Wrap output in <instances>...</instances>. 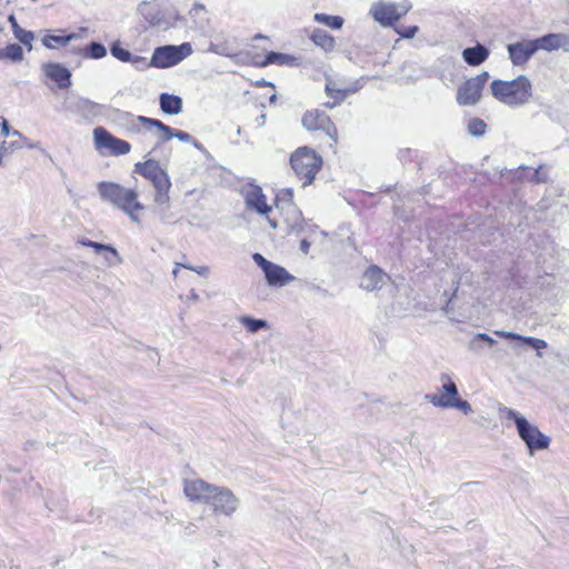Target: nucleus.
I'll return each instance as SVG.
<instances>
[{
    "instance_id": "c9c22d12",
    "label": "nucleus",
    "mask_w": 569,
    "mask_h": 569,
    "mask_svg": "<svg viewBox=\"0 0 569 569\" xmlns=\"http://www.w3.org/2000/svg\"><path fill=\"white\" fill-rule=\"evenodd\" d=\"M487 123L480 118H471L468 121L467 130L472 137L480 138L486 133Z\"/></svg>"
},
{
    "instance_id": "6e6552de",
    "label": "nucleus",
    "mask_w": 569,
    "mask_h": 569,
    "mask_svg": "<svg viewBox=\"0 0 569 569\" xmlns=\"http://www.w3.org/2000/svg\"><path fill=\"white\" fill-rule=\"evenodd\" d=\"M411 9L408 0L401 2L376 1L369 9V14L381 27H393Z\"/></svg>"
},
{
    "instance_id": "5fc2aeb1",
    "label": "nucleus",
    "mask_w": 569,
    "mask_h": 569,
    "mask_svg": "<svg viewBox=\"0 0 569 569\" xmlns=\"http://www.w3.org/2000/svg\"><path fill=\"white\" fill-rule=\"evenodd\" d=\"M264 122H266V116L264 114H261L260 117H258L256 119V123H257L258 127H262L264 124Z\"/></svg>"
},
{
    "instance_id": "58836bf2",
    "label": "nucleus",
    "mask_w": 569,
    "mask_h": 569,
    "mask_svg": "<svg viewBox=\"0 0 569 569\" xmlns=\"http://www.w3.org/2000/svg\"><path fill=\"white\" fill-rule=\"evenodd\" d=\"M357 90H358V88H353V90H338L336 98H332L333 101H328V102L323 103V106L326 108L332 109V108L337 107L338 104H340L349 93H353Z\"/></svg>"
},
{
    "instance_id": "0eeeda50",
    "label": "nucleus",
    "mask_w": 569,
    "mask_h": 569,
    "mask_svg": "<svg viewBox=\"0 0 569 569\" xmlns=\"http://www.w3.org/2000/svg\"><path fill=\"white\" fill-rule=\"evenodd\" d=\"M440 381L442 382V390L445 395H426V400L439 408H456L462 411L465 415L472 412L471 405L463 399L459 398V392L456 383L451 380L448 373L440 375Z\"/></svg>"
},
{
    "instance_id": "13d9d810",
    "label": "nucleus",
    "mask_w": 569,
    "mask_h": 569,
    "mask_svg": "<svg viewBox=\"0 0 569 569\" xmlns=\"http://www.w3.org/2000/svg\"><path fill=\"white\" fill-rule=\"evenodd\" d=\"M257 86H258V87H267V86L274 87L272 82H269V81H267V80H264V79H262V80L258 81V82H257Z\"/></svg>"
},
{
    "instance_id": "473e14b6",
    "label": "nucleus",
    "mask_w": 569,
    "mask_h": 569,
    "mask_svg": "<svg viewBox=\"0 0 569 569\" xmlns=\"http://www.w3.org/2000/svg\"><path fill=\"white\" fill-rule=\"evenodd\" d=\"M315 21L322 23L333 30H339L345 23V19L340 16H331L327 13H316Z\"/></svg>"
},
{
    "instance_id": "1a4fd4ad",
    "label": "nucleus",
    "mask_w": 569,
    "mask_h": 569,
    "mask_svg": "<svg viewBox=\"0 0 569 569\" xmlns=\"http://www.w3.org/2000/svg\"><path fill=\"white\" fill-rule=\"evenodd\" d=\"M132 117V123H131V131L139 132L140 126L143 127L146 130L151 131L153 128L157 129L159 134V143H164L172 138H177L178 140L182 142H191L192 137L182 130L173 129L167 124H164L159 119H153L144 116H131Z\"/></svg>"
},
{
    "instance_id": "b1692460",
    "label": "nucleus",
    "mask_w": 569,
    "mask_h": 569,
    "mask_svg": "<svg viewBox=\"0 0 569 569\" xmlns=\"http://www.w3.org/2000/svg\"><path fill=\"white\" fill-rule=\"evenodd\" d=\"M79 244L92 248L97 254H101L103 252H108L110 256H106V261L110 266H114L121 262V258L114 247L111 244H103L100 242H96L89 239H81L78 241Z\"/></svg>"
},
{
    "instance_id": "864d4df0",
    "label": "nucleus",
    "mask_w": 569,
    "mask_h": 569,
    "mask_svg": "<svg viewBox=\"0 0 569 569\" xmlns=\"http://www.w3.org/2000/svg\"><path fill=\"white\" fill-rule=\"evenodd\" d=\"M457 291H458V284L456 286V288H455V290H453L452 296L448 299V301H447L446 306L443 307V311H445V312H449V310H450V305H451V301H452V298H453V297H456Z\"/></svg>"
},
{
    "instance_id": "de8ad7c7",
    "label": "nucleus",
    "mask_w": 569,
    "mask_h": 569,
    "mask_svg": "<svg viewBox=\"0 0 569 569\" xmlns=\"http://www.w3.org/2000/svg\"><path fill=\"white\" fill-rule=\"evenodd\" d=\"M204 10L206 9L202 3L196 2L190 9L189 14L191 16V18H196L200 12H203Z\"/></svg>"
},
{
    "instance_id": "79ce46f5",
    "label": "nucleus",
    "mask_w": 569,
    "mask_h": 569,
    "mask_svg": "<svg viewBox=\"0 0 569 569\" xmlns=\"http://www.w3.org/2000/svg\"><path fill=\"white\" fill-rule=\"evenodd\" d=\"M13 136H17L19 138V140H16V141H11L10 143H7L6 141H3L1 143V146L4 143V147L6 149H2V153L3 156L6 154V152L8 151V149H20L23 147V143L21 142V139H22V136L19 131L14 130L12 132Z\"/></svg>"
},
{
    "instance_id": "f704fd0d",
    "label": "nucleus",
    "mask_w": 569,
    "mask_h": 569,
    "mask_svg": "<svg viewBox=\"0 0 569 569\" xmlns=\"http://www.w3.org/2000/svg\"><path fill=\"white\" fill-rule=\"evenodd\" d=\"M481 343H486L488 347H493L497 341L487 333H476L469 342L470 350L478 351L481 349Z\"/></svg>"
},
{
    "instance_id": "f257e3e1",
    "label": "nucleus",
    "mask_w": 569,
    "mask_h": 569,
    "mask_svg": "<svg viewBox=\"0 0 569 569\" xmlns=\"http://www.w3.org/2000/svg\"><path fill=\"white\" fill-rule=\"evenodd\" d=\"M183 492L190 501L208 505L217 516L232 517L240 506L231 489L202 479L186 480Z\"/></svg>"
},
{
    "instance_id": "412c9836",
    "label": "nucleus",
    "mask_w": 569,
    "mask_h": 569,
    "mask_svg": "<svg viewBox=\"0 0 569 569\" xmlns=\"http://www.w3.org/2000/svg\"><path fill=\"white\" fill-rule=\"evenodd\" d=\"M482 90L471 80H466L457 90V102L460 106H475L481 98Z\"/></svg>"
},
{
    "instance_id": "37998d69",
    "label": "nucleus",
    "mask_w": 569,
    "mask_h": 569,
    "mask_svg": "<svg viewBox=\"0 0 569 569\" xmlns=\"http://www.w3.org/2000/svg\"><path fill=\"white\" fill-rule=\"evenodd\" d=\"M396 31L405 39H411L418 32L417 26H409L401 29H396Z\"/></svg>"
},
{
    "instance_id": "20e7f679",
    "label": "nucleus",
    "mask_w": 569,
    "mask_h": 569,
    "mask_svg": "<svg viewBox=\"0 0 569 569\" xmlns=\"http://www.w3.org/2000/svg\"><path fill=\"white\" fill-rule=\"evenodd\" d=\"M507 419L515 422L519 438L525 442L529 453L532 456L536 451L548 449L550 438L541 432L539 428L530 423L526 417L510 408L500 409Z\"/></svg>"
},
{
    "instance_id": "cd10ccee",
    "label": "nucleus",
    "mask_w": 569,
    "mask_h": 569,
    "mask_svg": "<svg viewBox=\"0 0 569 569\" xmlns=\"http://www.w3.org/2000/svg\"><path fill=\"white\" fill-rule=\"evenodd\" d=\"M81 54L87 59H102L107 56V48L98 41H91L82 50Z\"/></svg>"
},
{
    "instance_id": "2eb2a0df",
    "label": "nucleus",
    "mask_w": 569,
    "mask_h": 569,
    "mask_svg": "<svg viewBox=\"0 0 569 569\" xmlns=\"http://www.w3.org/2000/svg\"><path fill=\"white\" fill-rule=\"evenodd\" d=\"M507 51L513 66H523L537 52V47L533 39L522 40L509 43L507 46Z\"/></svg>"
},
{
    "instance_id": "ea45409f",
    "label": "nucleus",
    "mask_w": 569,
    "mask_h": 569,
    "mask_svg": "<svg viewBox=\"0 0 569 569\" xmlns=\"http://www.w3.org/2000/svg\"><path fill=\"white\" fill-rule=\"evenodd\" d=\"M170 202L168 204L154 203V213L159 217L162 222H170L171 214L169 213Z\"/></svg>"
},
{
    "instance_id": "e2e57ef3",
    "label": "nucleus",
    "mask_w": 569,
    "mask_h": 569,
    "mask_svg": "<svg viewBox=\"0 0 569 569\" xmlns=\"http://www.w3.org/2000/svg\"><path fill=\"white\" fill-rule=\"evenodd\" d=\"M180 264L181 263H177V267L172 270V274H173L174 278L178 276L179 267H181Z\"/></svg>"
},
{
    "instance_id": "49530a36",
    "label": "nucleus",
    "mask_w": 569,
    "mask_h": 569,
    "mask_svg": "<svg viewBox=\"0 0 569 569\" xmlns=\"http://www.w3.org/2000/svg\"><path fill=\"white\" fill-rule=\"evenodd\" d=\"M338 90H343V89L342 88H337L336 83L332 82V81H328L326 83V93H327L328 97L336 98ZM348 90H353V88H349Z\"/></svg>"
},
{
    "instance_id": "e433bc0d",
    "label": "nucleus",
    "mask_w": 569,
    "mask_h": 569,
    "mask_svg": "<svg viewBox=\"0 0 569 569\" xmlns=\"http://www.w3.org/2000/svg\"><path fill=\"white\" fill-rule=\"evenodd\" d=\"M276 206L284 209V207H295L293 203V190L291 188H284L280 190L276 196Z\"/></svg>"
},
{
    "instance_id": "a18cd8bd",
    "label": "nucleus",
    "mask_w": 569,
    "mask_h": 569,
    "mask_svg": "<svg viewBox=\"0 0 569 569\" xmlns=\"http://www.w3.org/2000/svg\"><path fill=\"white\" fill-rule=\"evenodd\" d=\"M481 90H483V87L486 84V82L488 81L489 79V73L488 71H482L480 72L479 74H477L476 77H472L470 78Z\"/></svg>"
},
{
    "instance_id": "c85d7f7f",
    "label": "nucleus",
    "mask_w": 569,
    "mask_h": 569,
    "mask_svg": "<svg viewBox=\"0 0 569 569\" xmlns=\"http://www.w3.org/2000/svg\"><path fill=\"white\" fill-rule=\"evenodd\" d=\"M73 39H77L76 33H69L67 36L47 34L42 38V44L48 49H54L59 46H67Z\"/></svg>"
},
{
    "instance_id": "72a5a7b5",
    "label": "nucleus",
    "mask_w": 569,
    "mask_h": 569,
    "mask_svg": "<svg viewBox=\"0 0 569 569\" xmlns=\"http://www.w3.org/2000/svg\"><path fill=\"white\" fill-rule=\"evenodd\" d=\"M110 53L114 59L127 63L132 61L133 57V54L129 50L124 49L121 46L120 40H116L110 44Z\"/></svg>"
},
{
    "instance_id": "9b49d317",
    "label": "nucleus",
    "mask_w": 569,
    "mask_h": 569,
    "mask_svg": "<svg viewBox=\"0 0 569 569\" xmlns=\"http://www.w3.org/2000/svg\"><path fill=\"white\" fill-rule=\"evenodd\" d=\"M252 259L263 271L267 283L271 287H283L295 279L283 267L269 261L261 253H253Z\"/></svg>"
},
{
    "instance_id": "338daca9",
    "label": "nucleus",
    "mask_w": 569,
    "mask_h": 569,
    "mask_svg": "<svg viewBox=\"0 0 569 569\" xmlns=\"http://www.w3.org/2000/svg\"><path fill=\"white\" fill-rule=\"evenodd\" d=\"M292 229H293V230L299 231V230H301L302 228H301L300 226H292Z\"/></svg>"
},
{
    "instance_id": "bf43d9fd",
    "label": "nucleus",
    "mask_w": 569,
    "mask_h": 569,
    "mask_svg": "<svg viewBox=\"0 0 569 569\" xmlns=\"http://www.w3.org/2000/svg\"><path fill=\"white\" fill-rule=\"evenodd\" d=\"M191 143H192V144H193V147H194V148H197L198 150H200V151H203V150H204V148H203L202 143H200L199 141L194 140L193 138H192Z\"/></svg>"
},
{
    "instance_id": "2f4dec72",
    "label": "nucleus",
    "mask_w": 569,
    "mask_h": 569,
    "mask_svg": "<svg viewBox=\"0 0 569 569\" xmlns=\"http://www.w3.org/2000/svg\"><path fill=\"white\" fill-rule=\"evenodd\" d=\"M207 51L229 58L236 56L234 48L226 39L222 41H211Z\"/></svg>"
},
{
    "instance_id": "052dcab7",
    "label": "nucleus",
    "mask_w": 569,
    "mask_h": 569,
    "mask_svg": "<svg viewBox=\"0 0 569 569\" xmlns=\"http://www.w3.org/2000/svg\"><path fill=\"white\" fill-rule=\"evenodd\" d=\"M409 153H410V150H409V149H408V150H401V151L399 152V158H400V159H403V158H405L407 154H409Z\"/></svg>"
},
{
    "instance_id": "c756f323",
    "label": "nucleus",
    "mask_w": 569,
    "mask_h": 569,
    "mask_svg": "<svg viewBox=\"0 0 569 569\" xmlns=\"http://www.w3.org/2000/svg\"><path fill=\"white\" fill-rule=\"evenodd\" d=\"M239 322L250 332L257 333L260 330L268 329L269 323L264 319H257L250 316H242L239 318Z\"/></svg>"
},
{
    "instance_id": "5701e85b",
    "label": "nucleus",
    "mask_w": 569,
    "mask_h": 569,
    "mask_svg": "<svg viewBox=\"0 0 569 569\" xmlns=\"http://www.w3.org/2000/svg\"><path fill=\"white\" fill-rule=\"evenodd\" d=\"M490 54V50L481 43H477L475 47H468L462 50L463 61L471 67H478L482 64Z\"/></svg>"
},
{
    "instance_id": "f03ea898",
    "label": "nucleus",
    "mask_w": 569,
    "mask_h": 569,
    "mask_svg": "<svg viewBox=\"0 0 569 569\" xmlns=\"http://www.w3.org/2000/svg\"><path fill=\"white\" fill-rule=\"evenodd\" d=\"M490 89L497 100L510 107L526 104L532 96L531 82L523 74L511 81L493 80Z\"/></svg>"
},
{
    "instance_id": "680f3d73",
    "label": "nucleus",
    "mask_w": 569,
    "mask_h": 569,
    "mask_svg": "<svg viewBox=\"0 0 569 569\" xmlns=\"http://www.w3.org/2000/svg\"><path fill=\"white\" fill-rule=\"evenodd\" d=\"M268 223L269 226L272 228V229H276L277 228V221L273 220V219H268Z\"/></svg>"
},
{
    "instance_id": "a211bd4d",
    "label": "nucleus",
    "mask_w": 569,
    "mask_h": 569,
    "mask_svg": "<svg viewBox=\"0 0 569 569\" xmlns=\"http://www.w3.org/2000/svg\"><path fill=\"white\" fill-rule=\"evenodd\" d=\"M244 201L248 209L259 214H268L271 207L267 203L266 196L259 186H251L244 193Z\"/></svg>"
},
{
    "instance_id": "603ef678",
    "label": "nucleus",
    "mask_w": 569,
    "mask_h": 569,
    "mask_svg": "<svg viewBox=\"0 0 569 569\" xmlns=\"http://www.w3.org/2000/svg\"><path fill=\"white\" fill-rule=\"evenodd\" d=\"M311 243L307 240V239H302L300 241V250L307 254L309 252V248H310Z\"/></svg>"
},
{
    "instance_id": "6ab92c4d",
    "label": "nucleus",
    "mask_w": 569,
    "mask_h": 569,
    "mask_svg": "<svg viewBox=\"0 0 569 569\" xmlns=\"http://www.w3.org/2000/svg\"><path fill=\"white\" fill-rule=\"evenodd\" d=\"M139 12L150 26L159 27L164 30L173 26L167 21L158 4L144 1L139 4Z\"/></svg>"
},
{
    "instance_id": "4be33fe9",
    "label": "nucleus",
    "mask_w": 569,
    "mask_h": 569,
    "mask_svg": "<svg viewBox=\"0 0 569 569\" xmlns=\"http://www.w3.org/2000/svg\"><path fill=\"white\" fill-rule=\"evenodd\" d=\"M493 333L500 338H505V339H509V340H517L521 345L528 346V347L537 350L538 357L542 356L540 350L546 349L548 347V343L546 340L536 338V337L521 336L519 333L511 332V331H505V330H496V331H493Z\"/></svg>"
},
{
    "instance_id": "423d86ee",
    "label": "nucleus",
    "mask_w": 569,
    "mask_h": 569,
    "mask_svg": "<svg viewBox=\"0 0 569 569\" xmlns=\"http://www.w3.org/2000/svg\"><path fill=\"white\" fill-rule=\"evenodd\" d=\"M290 164L303 186L310 184L322 167V158L309 147L298 148L290 157Z\"/></svg>"
},
{
    "instance_id": "6e6d98bb",
    "label": "nucleus",
    "mask_w": 569,
    "mask_h": 569,
    "mask_svg": "<svg viewBox=\"0 0 569 569\" xmlns=\"http://www.w3.org/2000/svg\"><path fill=\"white\" fill-rule=\"evenodd\" d=\"M189 300L197 301L199 300V295L192 289L188 296Z\"/></svg>"
},
{
    "instance_id": "a19ab883",
    "label": "nucleus",
    "mask_w": 569,
    "mask_h": 569,
    "mask_svg": "<svg viewBox=\"0 0 569 569\" xmlns=\"http://www.w3.org/2000/svg\"><path fill=\"white\" fill-rule=\"evenodd\" d=\"M129 63H131L139 71H144L148 68L152 67L151 60L148 61L146 57L136 54H133L132 61H130Z\"/></svg>"
},
{
    "instance_id": "09e8293b",
    "label": "nucleus",
    "mask_w": 569,
    "mask_h": 569,
    "mask_svg": "<svg viewBox=\"0 0 569 569\" xmlns=\"http://www.w3.org/2000/svg\"><path fill=\"white\" fill-rule=\"evenodd\" d=\"M542 167L540 166L538 169L535 170L533 173V180L538 183L546 182L548 180L547 174L541 172Z\"/></svg>"
},
{
    "instance_id": "9d476101",
    "label": "nucleus",
    "mask_w": 569,
    "mask_h": 569,
    "mask_svg": "<svg viewBox=\"0 0 569 569\" xmlns=\"http://www.w3.org/2000/svg\"><path fill=\"white\" fill-rule=\"evenodd\" d=\"M192 53V47L189 42L179 46L166 44L157 47L151 56V64L153 68L166 69L171 68Z\"/></svg>"
},
{
    "instance_id": "aec40b11",
    "label": "nucleus",
    "mask_w": 569,
    "mask_h": 569,
    "mask_svg": "<svg viewBox=\"0 0 569 569\" xmlns=\"http://www.w3.org/2000/svg\"><path fill=\"white\" fill-rule=\"evenodd\" d=\"M538 50L553 51L563 49L569 51V36L563 33H548L542 37L533 39Z\"/></svg>"
},
{
    "instance_id": "774afa93",
    "label": "nucleus",
    "mask_w": 569,
    "mask_h": 569,
    "mask_svg": "<svg viewBox=\"0 0 569 569\" xmlns=\"http://www.w3.org/2000/svg\"><path fill=\"white\" fill-rule=\"evenodd\" d=\"M181 19L182 18L179 14L176 16V20H181Z\"/></svg>"
},
{
    "instance_id": "3c124183",
    "label": "nucleus",
    "mask_w": 569,
    "mask_h": 569,
    "mask_svg": "<svg viewBox=\"0 0 569 569\" xmlns=\"http://www.w3.org/2000/svg\"><path fill=\"white\" fill-rule=\"evenodd\" d=\"M10 24H11V29H12V32L16 33V31H18L19 29H21V27L19 26L17 19L14 18L13 14L9 16L8 18Z\"/></svg>"
},
{
    "instance_id": "4468645a",
    "label": "nucleus",
    "mask_w": 569,
    "mask_h": 569,
    "mask_svg": "<svg viewBox=\"0 0 569 569\" xmlns=\"http://www.w3.org/2000/svg\"><path fill=\"white\" fill-rule=\"evenodd\" d=\"M64 110L86 120L100 114L101 104L82 97H72L64 100Z\"/></svg>"
},
{
    "instance_id": "4d7b16f0",
    "label": "nucleus",
    "mask_w": 569,
    "mask_h": 569,
    "mask_svg": "<svg viewBox=\"0 0 569 569\" xmlns=\"http://www.w3.org/2000/svg\"><path fill=\"white\" fill-rule=\"evenodd\" d=\"M194 532V525L192 523H189L186 528H184V533L186 535H192Z\"/></svg>"
},
{
    "instance_id": "0e129e2a",
    "label": "nucleus",
    "mask_w": 569,
    "mask_h": 569,
    "mask_svg": "<svg viewBox=\"0 0 569 569\" xmlns=\"http://www.w3.org/2000/svg\"><path fill=\"white\" fill-rule=\"evenodd\" d=\"M2 149H6L4 143L2 146H0V166L2 164V159H3Z\"/></svg>"
},
{
    "instance_id": "4c0bfd02",
    "label": "nucleus",
    "mask_w": 569,
    "mask_h": 569,
    "mask_svg": "<svg viewBox=\"0 0 569 569\" xmlns=\"http://www.w3.org/2000/svg\"><path fill=\"white\" fill-rule=\"evenodd\" d=\"M13 34L22 44H24L28 48L29 51L32 50V41L34 39V34L32 31H28L21 28Z\"/></svg>"
},
{
    "instance_id": "a878e982",
    "label": "nucleus",
    "mask_w": 569,
    "mask_h": 569,
    "mask_svg": "<svg viewBox=\"0 0 569 569\" xmlns=\"http://www.w3.org/2000/svg\"><path fill=\"white\" fill-rule=\"evenodd\" d=\"M262 66L278 64V66H298V58L291 54L269 51L264 56Z\"/></svg>"
},
{
    "instance_id": "7ed1b4c3",
    "label": "nucleus",
    "mask_w": 569,
    "mask_h": 569,
    "mask_svg": "<svg viewBox=\"0 0 569 569\" xmlns=\"http://www.w3.org/2000/svg\"><path fill=\"white\" fill-rule=\"evenodd\" d=\"M98 191L102 200L109 201L123 210L132 221H138V216L134 212L143 209V206L138 201V193L133 189H127L114 182L102 181L98 184Z\"/></svg>"
},
{
    "instance_id": "f8f14e48",
    "label": "nucleus",
    "mask_w": 569,
    "mask_h": 569,
    "mask_svg": "<svg viewBox=\"0 0 569 569\" xmlns=\"http://www.w3.org/2000/svg\"><path fill=\"white\" fill-rule=\"evenodd\" d=\"M93 140L97 150H109L112 156H123L131 150V144L128 141L112 136L103 127H97L93 130Z\"/></svg>"
},
{
    "instance_id": "7c9ffc66",
    "label": "nucleus",
    "mask_w": 569,
    "mask_h": 569,
    "mask_svg": "<svg viewBox=\"0 0 569 569\" xmlns=\"http://www.w3.org/2000/svg\"><path fill=\"white\" fill-rule=\"evenodd\" d=\"M10 60L19 62L23 59V50L18 43H10L6 48H0V60Z\"/></svg>"
},
{
    "instance_id": "f3484780",
    "label": "nucleus",
    "mask_w": 569,
    "mask_h": 569,
    "mask_svg": "<svg viewBox=\"0 0 569 569\" xmlns=\"http://www.w3.org/2000/svg\"><path fill=\"white\" fill-rule=\"evenodd\" d=\"M42 70L46 77L54 81L60 89H68L71 86V72L63 64L48 62L42 66Z\"/></svg>"
},
{
    "instance_id": "69168bd1",
    "label": "nucleus",
    "mask_w": 569,
    "mask_h": 569,
    "mask_svg": "<svg viewBox=\"0 0 569 569\" xmlns=\"http://www.w3.org/2000/svg\"><path fill=\"white\" fill-rule=\"evenodd\" d=\"M276 99H277V96H276V94H272V96L270 97V99H269V100H270V102H274V101H276Z\"/></svg>"
},
{
    "instance_id": "bb28decb",
    "label": "nucleus",
    "mask_w": 569,
    "mask_h": 569,
    "mask_svg": "<svg viewBox=\"0 0 569 569\" xmlns=\"http://www.w3.org/2000/svg\"><path fill=\"white\" fill-rule=\"evenodd\" d=\"M312 42L325 51L333 50L336 46L335 38L323 29H315L310 36Z\"/></svg>"
},
{
    "instance_id": "8fccbe9b",
    "label": "nucleus",
    "mask_w": 569,
    "mask_h": 569,
    "mask_svg": "<svg viewBox=\"0 0 569 569\" xmlns=\"http://www.w3.org/2000/svg\"><path fill=\"white\" fill-rule=\"evenodd\" d=\"M2 120L1 122V134L4 136V137H9L10 134V127H9V123L6 119L3 118H0Z\"/></svg>"
},
{
    "instance_id": "393cba45",
    "label": "nucleus",
    "mask_w": 569,
    "mask_h": 569,
    "mask_svg": "<svg viewBox=\"0 0 569 569\" xmlns=\"http://www.w3.org/2000/svg\"><path fill=\"white\" fill-rule=\"evenodd\" d=\"M182 99L179 96L163 92L159 96L160 110L169 116H177L182 111Z\"/></svg>"
},
{
    "instance_id": "39448f33",
    "label": "nucleus",
    "mask_w": 569,
    "mask_h": 569,
    "mask_svg": "<svg viewBox=\"0 0 569 569\" xmlns=\"http://www.w3.org/2000/svg\"><path fill=\"white\" fill-rule=\"evenodd\" d=\"M136 173L141 174L153 186L156 193L153 202L159 204H168L170 201L169 191L171 188V180L164 169L161 168L159 161L148 159L144 162H137L134 164Z\"/></svg>"
},
{
    "instance_id": "dca6fc26",
    "label": "nucleus",
    "mask_w": 569,
    "mask_h": 569,
    "mask_svg": "<svg viewBox=\"0 0 569 569\" xmlns=\"http://www.w3.org/2000/svg\"><path fill=\"white\" fill-rule=\"evenodd\" d=\"M390 277L378 266L372 264L366 269L360 278V287L367 291L381 289Z\"/></svg>"
},
{
    "instance_id": "ddd939ff",
    "label": "nucleus",
    "mask_w": 569,
    "mask_h": 569,
    "mask_svg": "<svg viewBox=\"0 0 569 569\" xmlns=\"http://www.w3.org/2000/svg\"><path fill=\"white\" fill-rule=\"evenodd\" d=\"M302 126L308 131H323L333 141L338 139L337 127L325 111L318 109L307 111L302 117Z\"/></svg>"
},
{
    "instance_id": "c03bdc74",
    "label": "nucleus",
    "mask_w": 569,
    "mask_h": 569,
    "mask_svg": "<svg viewBox=\"0 0 569 569\" xmlns=\"http://www.w3.org/2000/svg\"><path fill=\"white\" fill-rule=\"evenodd\" d=\"M181 266H182V268L192 270V271L197 272L199 276L204 277V278L208 277V274L210 272V269L207 266H197V267L191 266V264H181Z\"/></svg>"
}]
</instances>
